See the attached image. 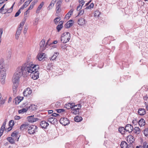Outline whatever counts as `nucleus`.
Segmentation results:
<instances>
[{
  "label": "nucleus",
  "mask_w": 148,
  "mask_h": 148,
  "mask_svg": "<svg viewBox=\"0 0 148 148\" xmlns=\"http://www.w3.org/2000/svg\"><path fill=\"white\" fill-rule=\"evenodd\" d=\"M35 66L32 62L28 58L25 63L17 68L16 73L20 76H26L33 72V70H35L34 67Z\"/></svg>",
  "instance_id": "nucleus-1"
},
{
  "label": "nucleus",
  "mask_w": 148,
  "mask_h": 148,
  "mask_svg": "<svg viewBox=\"0 0 148 148\" xmlns=\"http://www.w3.org/2000/svg\"><path fill=\"white\" fill-rule=\"evenodd\" d=\"M71 38L70 34L68 32L64 33L61 37V41L62 42L64 43L67 42Z\"/></svg>",
  "instance_id": "nucleus-2"
},
{
  "label": "nucleus",
  "mask_w": 148,
  "mask_h": 148,
  "mask_svg": "<svg viewBox=\"0 0 148 148\" xmlns=\"http://www.w3.org/2000/svg\"><path fill=\"white\" fill-rule=\"evenodd\" d=\"M34 66H36L35 67H34L35 70H33L34 71L33 72L29 75H31L32 74V78L34 79H36L39 77V73L38 71V70L39 69V66L38 65L35 64Z\"/></svg>",
  "instance_id": "nucleus-3"
},
{
  "label": "nucleus",
  "mask_w": 148,
  "mask_h": 148,
  "mask_svg": "<svg viewBox=\"0 0 148 148\" xmlns=\"http://www.w3.org/2000/svg\"><path fill=\"white\" fill-rule=\"evenodd\" d=\"M7 70L0 69V79L1 83L3 84L5 83V80Z\"/></svg>",
  "instance_id": "nucleus-4"
},
{
  "label": "nucleus",
  "mask_w": 148,
  "mask_h": 148,
  "mask_svg": "<svg viewBox=\"0 0 148 148\" xmlns=\"http://www.w3.org/2000/svg\"><path fill=\"white\" fill-rule=\"evenodd\" d=\"M8 67V65L4 62L3 58L0 59V69L7 70Z\"/></svg>",
  "instance_id": "nucleus-5"
},
{
  "label": "nucleus",
  "mask_w": 148,
  "mask_h": 148,
  "mask_svg": "<svg viewBox=\"0 0 148 148\" xmlns=\"http://www.w3.org/2000/svg\"><path fill=\"white\" fill-rule=\"evenodd\" d=\"M21 76H20L16 73H15L13 76L12 82L13 83L19 84V79Z\"/></svg>",
  "instance_id": "nucleus-6"
},
{
  "label": "nucleus",
  "mask_w": 148,
  "mask_h": 148,
  "mask_svg": "<svg viewBox=\"0 0 148 148\" xmlns=\"http://www.w3.org/2000/svg\"><path fill=\"white\" fill-rule=\"evenodd\" d=\"M37 127L35 125H32L30 126L28 129V132L30 134H34L37 132Z\"/></svg>",
  "instance_id": "nucleus-7"
},
{
  "label": "nucleus",
  "mask_w": 148,
  "mask_h": 148,
  "mask_svg": "<svg viewBox=\"0 0 148 148\" xmlns=\"http://www.w3.org/2000/svg\"><path fill=\"white\" fill-rule=\"evenodd\" d=\"M45 40L44 39H42L40 43V49L42 51L44 50L47 48H48L47 46L46 45V44H45Z\"/></svg>",
  "instance_id": "nucleus-8"
},
{
  "label": "nucleus",
  "mask_w": 148,
  "mask_h": 148,
  "mask_svg": "<svg viewBox=\"0 0 148 148\" xmlns=\"http://www.w3.org/2000/svg\"><path fill=\"white\" fill-rule=\"evenodd\" d=\"M60 123L64 125H66L69 123V121L68 119L66 118H62L60 119Z\"/></svg>",
  "instance_id": "nucleus-9"
},
{
  "label": "nucleus",
  "mask_w": 148,
  "mask_h": 148,
  "mask_svg": "<svg viewBox=\"0 0 148 148\" xmlns=\"http://www.w3.org/2000/svg\"><path fill=\"white\" fill-rule=\"evenodd\" d=\"M62 0H59L56 4V13H58L61 11V9L60 8L61 5L62 4Z\"/></svg>",
  "instance_id": "nucleus-10"
},
{
  "label": "nucleus",
  "mask_w": 148,
  "mask_h": 148,
  "mask_svg": "<svg viewBox=\"0 0 148 148\" xmlns=\"http://www.w3.org/2000/svg\"><path fill=\"white\" fill-rule=\"evenodd\" d=\"M87 23V21L83 18H81L78 19L77 23L82 26H84Z\"/></svg>",
  "instance_id": "nucleus-11"
},
{
  "label": "nucleus",
  "mask_w": 148,
  "mask_h": 148,
  "mask_svg": "<svg viewBox=\"0 0 148 148\" xmlns=\"http://www.w3.org/2000/svg\"><path fill=\"white\" fill-rule=\"evenodd\" d=\"M32 92V90L30 88H27L25 90L23 94L24 96L27 97L30 95Z\"/></svg>",
  "instance_id": "nucleus-12"
},
{
  "label": "nucleus",
  "mask_w": 148,
  "mask_h": 148,
  "mask_svg": "<svg viewBox=\"0 0 148 148\" xmlns=\"http://www.w3.org/2000/svg\"><path fill=\"white\" fill-rule=\"evenodd\" d=\"M49 125L48 123L46 122V121H41L40 124V126L41 128L44 129L47 128Z\"/></svg>",
  "instance_id": "nucleus-13"
},
{
  "label": "nucleus",
  "mask_w": 148,
  "mask_h": 148,
  "mask_svg": "<svg viewBox=\"0 0 148 148\" xmlns=\"http://www.w3.org/2000/svg\"><path fill=\"white\" fill-rule=\"evenodd\" d=\"M34 116H28L27 117V119L29 122L33 123L36 122L38 120V118L34 117Z\"/></svg>",
  "instance_id": "nucleus-14"
},
{
  "label": "nucleus",
  "mask_w": 148,
  "mask_h": 148,
  "mask_svg": "<svg viewBox=\"0 0 148 148\" xmlns=\"http://www.w3.org/2000/svg\"><path fill=\"white\" fill-rule=\"evenodd\" d=\"M133 129V127L130 124H127L125 127L126 131L129 132H132Z\"/></svg>",
  "instance_id": "nucleus-15"
},
{
  "label": "nucleus",
  "mask_w": 148,
  "mask_h": 148,
  "mask_svg": "<svg viewBox=\"0 0 148 148\" xmlns=\"http://www.w3.org/2000/svg\"><path fill=\"white\" fill-rule=\"evenodd\" d=\"M45 57V53H39L37 56V58L39 61L42 60Z\"/></svg>",
  "instance_id": "nucleus-16"
},
{
  "label": "nucleus",
  "mask_w": 148,
  "mask_h": 148,
  "mask_svg": "<svg viewBox=\"0 0 148 148\" xmlns=\"http://www.w3.org/2000/svg\"><path fill=\"white\" fill-rule=\"evenodd\" d=\"M47 121L51 124H53L57 121V119L55 117L50 116L48 118Z\"/></svg>",
  "instance_id": "nucleus-17"
},
{
  "label": "nucleus",
  "mask_w": 148,
  "mask_h": 148,
  "mask_svg": "<svg viewBox=\"0 0 148 148\" xmlns=\"http://www.w3.org/2000/svg\"><path fill=\"white\" fill-rule=\"evenodd\" d=\"M73 21V20H70L68 21L65 24V27L66 28H68L72 26Z\"/></svg>",
  "instance_id": "nucleus-18"
},
{
  "label": "nucleus",
  "mask_w": 148,
  "mask_h": 148,
  "mask_svg": "<svg viewBox=\"0 0 148 148\" xmlns=\"http://www.w3.org/2000/svg\"><path fill=\"white\" fill-rule=\"evenodd\" d=\"M138 113L140 115H143L146 113L145 110L143 108H140L138 109Z\"/></svg>",
  "instance_id": "nucleus-19"
},
{
  "label": "nucleus",
  "mask_w": 148,
  "mask_h": 148,
  "mask_svg": "<svg viewBox=\"0 0 148 148\" xmlns=\"http://www.w3.org/2000/svg\"><path fill=\"white\" fill-rule=\"evenodd\" d=\"M12 90L14 94H15L17 91V89L18 85V84L13 83Z\"/></svg>",
  "instance_id": "nucleus-20"
},
{
  "label": "nucleus",
  "mask_w": 148,
  "mask_h": 148,
  "mask_svg": "<svg viewBox=\"0 0 148 148\" xmlns=\"http://www.w3.org/2000/svg\"><path fill=\"white\" fill-rule=\"evenodd\" d=\"M79 109L78 108H74L73 109H71V112L74 114H78L79 113Z\"/></svg>",
  "instance_id": "nucleus-21"
},
{
  "label": "nucleus",
  "mask_w": 148,
  "mask_h": 148,
  "mask_svg": "<svg viewBox=\"0 0 148 148\" xmlns=\"http://www.w3.org/2000/svg\"><path fill=\"white\" fill-rule=\"evenodd\" d=\"M18 134V132L15 131L12 134L11 136L13 137V138H15L16 139H17V140L18 141V140L19 138V137L17 136Z\"/></svg>",
  "instance_id": "nucleus-22"
},
{
  "label": "nucleus",
  "mask_w": 148,
  "mask_h": 148,
  "mask_svg": "<svg viewBox=\"0 0 148 148\" xmlns=\"http://www.w3.org/2000/svg\"><path fill=\"white\" fill-rule=\"evenodd\" d=\"M7 140L11 144H13L14 143L15 140H16V139L14 138L9 137L7 138Z\"/></svg>",
  "instance_id": "nucleus-23"
},
{
  "label": "nucleus",
  "mask_w": 148,
  "mask_h": 148,
  "mask_svg": "<svg viewBox=\"0 0 148 148\" xmlns=\"http://www.w3.org/2000/svg\"><path fill=\"white\" fill-rule=\"evenodd\" d=\"M139 125L141 127L143 126L145 124V121L143 119H141L138 121Z\"/></svg>",
  "instance_id": "nucleus-24"
},
{
  "label": "nucleus",
  "mask_w": 148,
  "mask_h": 148,
  "mask_svg": "<svg viewBox=\"0 0 148 148\" xmlns=\"http://www.w3.org/2000/svg\"><path fill=\"white\" fill-rule=\"evenodd\" d=\"M44 2H42L38 6L36 11V13H38L39 12L40 10L41 9L42 6L44 5Z\"/></svg>",
  "instance_id": "nucleus-25"
},
{
  "label": "nucleus",
  "mask_w": 148,
  "mask_h": 148,
  "mask_svg": "<svg viewBox=\"0 0 148 148\" xmlns=\"http://www.w3.org/2000/svg\"><path fill=\"white\" fill-rule=\"evenodd\" d=\"M121 148H127L128 145L126 142L123 141L121 143Z\"/></svg>",
  "instance_id": "nucleus-26"
},
{
  "label": "nucleus",
  "mask_w": 148,
  "mask_h": 148,
  "mask_svg": "<svg viewBox=\"0 0 148 148\" xmlns=\"http://www.w3.org/2000/svg\"><path fill=\"white\" fill-rule=\"evenodd\" d=\"M82 117L77 116L74 118V120L76 122H79L82 120Z\"/></svg>",
  "instance_id": "nucleus-27"
},
{
  "label": "nucleus",
  "mask_w": 148,
  "mask_h": 148,
  "mask_svg": "<svg viewBox=\"0 0 148 148\" xmlns=\"http://www.w3.org/2000/svg\"><path fill=\"white\" fill-rule=\"evenodd\" d=\"M24 97H18L15 99L16 104H18L20 102L23 100Z\"/></svg>",
  "instance_id": "nucleus-28"
},
{
  "label": "nucleus",
  "mask_w": 148,
  "mask_h": 148,
  "mask_svg": "<svg viewBox=\"0 0 148 148\" xmlns=\"http://www.w3.org/2000/svg\"><path fill=\"white\" fill-rule=\"evenodd\" d=\"M36 108V106L34 104L31 105L28 108V110H34Z\"/></svg>",
  "instance_id": "nucleus-29"
},
{
  "label": "nucleus",
  "mask_w": 148,
  "mask_h": 148,
  "mask_svg": "<svg viewBox=\"0 0 148 148\" xmlns=\"http://www.w3.org/2000/svg\"><path fill=\"white\" fill-rule=\"evenodd\" d=\"M119 131L122 134H125L126 131L125 128L123 127H119Z\"/></svg>",
  "instance_id": "nucleus-30"
},
{
  "label": "nucleus",
  "mask_w": 148,
  "mask_h": 148,
  "mask_svg": "<svg viewBox=\"0 0 148 148\" xmlns=\"http://www.w3.org/2000/svg\"><path fill=\"white\" fill-rule=\"evenodd\" d=\"M58 53L57 52H55L54 55L51 57L50 60H55L56 58L58 56Z\"/></svg>",
  "instance_id": "nucleus-31"
},
{
  "label": "nucleus",
  "mask_w": 148,
  "mask_h": 148,
  "mask_svg": "<svg viewBox=\"0 0 148 148\" xmlns=\"http://www.w3.org/2000/svg\"><path fill=\"white\" fill-rule=\"evenodd\" d=\"M14 5V3L11 6V7L8 9V8H5V10L6 11V13L7 12H8V13H10L11 12H12V11L13 8V7Z\"/></svg>",
  "instance_id": "nucleus-32"
},
{
  "label": "nucleus",
  "mask_w": 148,
  "mask_h": 148,
  "mask_svg": "<svg viewBox=\"0 0 148 148\" xmlns=\"http://www.w3.org/2000/svg\"><path fill=\"white\" fill-rule=\"evenodd\" d=\"M27 1L24 3L23 5L20 8V9H23L24 8H26L29 5Z\"/></svg>",
  "instance_id": "nucleus-33"
},
{
  "label": "nucleus",
  "mask_w": 148,
  "mask_h": 148,
  "mask_svg": "<svg viewBox=\"0 0 148 148\" xmlns=\"http://www.w3.org/2000/svg\"><path fill=\"white\" fill-rule=\"evenodd\" d=\"M60 19L61 18L60 17H58L54 20V22L56 25H57Z\"/></svg>",
  "instance_id": "nucleus-34"
},
{
  "label": "nucleus",
  "mask_w": 148,
  "mask_h": 148,
  "mask_svg": "<svg viewBox=\"0 0 148 148\" xmlns=\"http://www.w3.org/2000/svg\"><path fill=\"white\" fill-rule=\"evenodd\" d=\"M128 139H129V140L130 143H132L134 141V137L132 136H129L127 137L128 140Z\"/></svg>",
  "instance_id": "nucleus-35"
},
{
  "label": "nucleus",
  "mask_w": 148,
  "mask_h": 148,
  "mask_svg": "<svg viewBox=\"0 0 148 148\" xmlns=\"http://www.w3.org/2000/svg\"><path fill=\"white\" fill-rule=\"evenodd\" d=\"M100 13V12L98 10H96L94 12V16L95 17H99Z\"/></svg>",
  "instance_id": "nucleus-36"
},
{
  "label": "nucleus",
  "mask_w": 148,
  "mask_h": 148,
  "mask_svg": "<svg viewBox=\"0 0 148 148\" xmlns=\"http://www.w3.org/2000/svg\"><path fill=\"white\" fill-rule=\"evenodd\" d=\"M22 29V27H19L16 32V34L20 35L21 32V30Z\"/></svg>",
  "instance_id": "nucleus-37"
},
{
  "label": "nucleus",
  "mask_w": 148,
  "mask_h": 148,
  "mask_svg": "<svg viewBox=\"0 0 148 148\" xmlns=\"http://www.w3.org/2000/svg\"><path fill=\"white\" fill-rule=\"evenodd\" d=\"M54 3L51 2L48 7L47 9L48 10H50L52 9L54 5Z\"/></svg>",
  "instance_id": "nucleus-38"
},
{
  "label": "nucleus",
  "mask_w": 148,
  "mask_h": 148,
  "mask_svg": "<svg viewBox=\"0 0 148 148\" xmlns=\"http://www.w3.org/2000/svg\"><path fill=\"white\" fill-rule=\"evenodd\" d=\"M5 4L3 5L1 8L0 9V12L1 13L5 14L6 13L5 11H4V8H5Z\"/></svg>",
  "instance_id": "nucleus-39"
},
{
  "label": "nucleus",
  "mask_w": 148,
  "mask_h": 148,
  "mask_svg": "<svg viewBox=\"0 0 148 148\" xmlns=\"http://www.w3.org/2000/svg\"><path fill=\"white\" fill-rule=\"evenodd\" d=\"M69 105H70L71 109H73L74 108H75L77 106V105H75L74 103H69Z\"/></svg>",
  "instance_id": "nucleus-40"
},
{
  "label": "nucleus",
  "mask_w": 148,
  "mask_h": 148,
  "mask_svg": "<svg viewBox=\"0 0 148 148\" xmlns=\"http://www.w3.org/2000/svg\"><path fill=\"white\" fill-rule=\"evenodd\" d=\"M135 132L137 134H139L140 133V129L138 127H135L134 128Z\"/></svg>",
  "instance_id": "nucleus-41"
},
{
  "label": "nucleus",
  "mask_w": 148,
  "mask_h": 148,
  "mask_svg": "<svg viewBox=\"0 0 148 148\" xmlns=\"http://www.w3.org/2000/svg\"><path fill=\"white\" fill-rule=\"evenodd\" d=\"M5 102L4 100L3 99L2 96H1V97H0V106L3 104Z\"/></svg>",
  "instance_id": "nucleus-42"
},
{
  "label": "nucleus",
  "mask_w": 148,
  "mask_h": 148,
  "mask_svg": "<svg viewBox=\"0 0 148 148\" xmlns=\"http://www.w3.org/2000/svg\"><path fill=\"white\" fill-rule=\"evenodd\" d=\"M63 27L62 25H58L56 27V29L58 32H59L61 28H62Z\"/></svg>",
  "instance_id": "nucleus-43"
},
{
  "label": "nucleus",
  "mask_w": 148,
  "mask_h": 148,
  "mask_svg": "<svg viewBox=\"0 0 148 148\" xmlns=\"http://www.w3.org/2000/svg\"><path fill=\"white\" fill-rule=\"evenodd\" d=\"M94 5V4L93 3H91L85 9H91L93 7Z\"/></svg>",
  "instance_id": "nucleus-44"
},
{
  "label": "nucleus",
  "mask_w": 148,
  "mask_h": 148,
  "mask_svg": "<svg viewBox=\"0 0 148 148\" xmlns=\"http://www.w3.org/2000/svg\"><path fill=\"white\" fill-rule=\"evenodd\" d=\"M144 134L145 136H148V129H145L144 130Z\"/></svg>",
  "instance_id": "nucleus-45"
},
{
  "label": "nucleus",
  "mask_w": 148,
  "mask_h": 148,
  "mask_svg": "<svg viewBox=\"0 0 148 148\" xmlns=\"http://www.w3.org/2000/svg\"><path fill=\"white\" fill-rule=\"evenodd\" d=\"M10 126V127H12L14 124V121L13 120H10L9 122Z\"/></svg>",
  "instance_id": "nucleus-46"
},
{
  "label": "nucleus",
  "mask_w": 148,
  "mask_h": 148,
  "mask_svg": "<svg viewBox=\"0 0 148 148\" xmlns=\"http://www.w3.org/2000/svg\"><path fill=\"white\" fill-rule=\"evenodd\" d=\"M39 20V18H36L35 20V21L34 23V24L35 25H36L38 24V22Z\"/></svg>",
  "instance_id": "nucleus-47"
},
{
  "label": "nucleus",
  "mask_w": 148,
  "mask_h": 148,
  "mask_svg": "<svg viewBox=\"0 0 148 148\" xmlns=\"http://www.w3.org/2000/svg\"><path fill=\"white\" fill-rule=\"evenodd\" d=\"M20 8L18 11L15 14L14 16L16 17L18 16L21 12Z\"/></svg>",
  "instance_id": "nucleus-48"
},
{
  "label": "nucleus",
  "mask_w": 148,
  "mask_h": 148,
  "mask_svg": "<svg viewBox=\"0 0 148 148\" xmlns=\"http://www.w3.org/2000/svg\"><path fill=\"white\" fill-rule=\"evenodd\" d=\"M27 29L28 28L27 26H26L24 27V28L23 30V33L24 34H26Z\"/></svg>",
  "instance_id": "nucleus-49"
},
{
  "label": "nucleus",
  "mask_w": 148,
  "mask_h": 148,
  "mask_svg": "<svg viewBox=\"0 0 148 148\" xmlns=\"http://www.w3.org/2000/svg\"><path fill=\"white\" fill-rule=\"evenodd\" d=\"M70 106V105H69V103H68V104H66L65 105V107L68 109H70V108H71V107Z\"/></svg>",
  "instance_id": "nucleus-50"
},
{
  "label": "nucleus",
  "mask_w": 148,
  "mask_h": 148,
  "mask_svg": "<svg viewBox=\"0 0 148 148\" xmlns=\"http://www.w3.org/2000/svg\"><path fill=\"white\" fill-rule=\"evenodd\" d=\"M61 48L63 49H66L67 46L66 44H64L61 45Z\"/></svg>",
  "instance_id": "nucleus-51"
},
{
  "label": "nucleus",
  "mask_w": 148,
  "mask_h": 148,
  "mask_svg": "<svg viewBox=\"0 0 148 148\" xmlns=\"http://www.w3.org/2000/svg\"><path fill=\"white\" fill-rule=\"evenodd\" d=\"M27 125L26 124H23L21 125L20 127V129H24L25 128V127H26Z\"/></svg>",
  "instance_id": "nucleus-52"
},
{
  "label": "nucleus",
  "mask_w": 148,
  "mask_h": 148,
  "mask_svg": "<svg viewBox=\"0 0 148 148\" xmlns=\"http://www.w3.org/2000/svg\"><path fill=\"white\" fill-rule=\"evenodd\" d=\"M34 5L33 3H32L30 6H29V7L28 9V10L32 9L34 7Z\"/></svg>",
  "instance_id": "nucleus-53"
},
{
  "label": "nucleus",
  "mask_w": 148,
  "mask_h": 148,
  "mask_svg": "<svg viewBox=\"0 0 148 148\" xmlns=\"http://www.w3.org/2000/svg\"><path fill=\"white\" fill-rule=\"evenodd\" d=\"M79 2L82 4V6H83L85 3V2L84 0H79Z\"/></svg>",
  "instance_id": "nucleus-54"
},
{
  "label": "nucleus",
  "mask_w": 148,
  "mask_h": 148,
  "mask_svg": "<svg viewBox=\"0 0 148 148\" xmlns=\"http://www.w3.org/2000/svg\"><path fill=\"white\" fill-rule=\"evenodd\" d=\"M64 111V110L63 109H59L57 110V112L58 113H61Z\"/></svg>",
  "instance_id": "nucleus-55"
},
{
  "label": "nucleus",
  "mask_w": 148,
  "mask_h": 148,
  "mask_svg": "<svg viewBox=\"0 0 148 148\" xmlns=\"http://www.w3.org/2000/svg\"><path fill=\"white\" fill-rule=\"evenodd\" d=\"M73 11V9H71L68 12V13L69 14L70 16H71L72 14Z\"/></svg>",
  "instance_id": "nucleus-56"
},
{
  "label": "nucleus",
  "mask_w": 148,
  "mask_h": 148,
  "mask_svg": "<svg viewBox=\"0 0 148 148\" xmlns=\"http://www.w3.org/2000/svg\"><path fill=\"white\" fill-rule=\"evenodd\" d=\"M29 10L28 9L24 13V16L25 17L27 16V14H29Z\"/></svg>",
  "instance_id": "nucleus-57"
},
{
  "label": "nucleus",
  "mask_w": 148,
  "mask_h": 148,
  "mask_svg": "<svg viewBox=\"0 0 148 148\" xmlns=\"http://www.w3.org/2000/svg\"><path fill=\"white\" fill-rule=\"evenodd\" d=\"M21 117L19 116H15L14 117V119L16 120H18L20 119Z\"/></svg>",
  "instance_id": "nucleus-58"
},
{
  "label": "nucleus",
  "mask_w": 148,
  "mask_h": 148,
  "mask_svg": "<svg viewBox=\"0 0 148 148\" xmlns=\"http://www.w3.org/2000/svg\"><path fill=\"white\" fill-rule=\"evenodd\" d=\"M25 20H26V19H25V20L24 21H23L20 23V25H19V27H22V26H23V25H24V24L25 23Z\"/></svg>",
  "instance_id": "nucleus-59"
},
{
  "label": "nucleus",
  "mask_w": 148,
  "mask_h": 148,
  "mask_svg": "<svg viewBox=\"0 0 148 148\" xmlns=\"http://www.w3.org/2000/svg\"><path fill=\"white\" fill-rule=\"evenodd\" d=\"M3 33V29L0 28V38H1L2 35Z\"/></svg>",
  "instance_id": "nucleus-60"
},
{
  "label": "nucleus",
  "mask_w": 148,
  "mask_h": 148,
  "mask_svg": "<svg viewBox=\"0 0 148 148\" xmlns=\"http://www.w3.org/2000/svg\"><path fill=\"white\" fill-rule=\"evenodd\" d=\"M84 11L83 10H80L78 13L79 15H82L84 13Z\"/></svg>",
  "instance_id": "nucleus-61"
},
{
  "label": "nucleus",
  "mask_w": 148,
  "mask_h": 148,
  "mask_svg": "<svg viewBox=\"0 0 148 148\" xmlns=\"http://www.w3.org/2000/svg\"><path fill=\"white\" fill-rule=\"evenodd\" d=\"M82 6V5H80L78 6H77V11L79 10L81 8Z\"/></svg>",
  "instance_id": "nucleus-62"
},
{
  "label": "nucleus",
  "mask_w": 148,
  "mask_h": 148,
  "mask_svg": "<svg viewBox=\"0 0 148 148\" xmlns=\"http://www.w3.org/2000/svg\"><path fill=\"white\" fill-rule=\"evenodd\" d=\"M59 115L58 114L56 113H54L51 114V116H53L54 117L56 116H57Z\"/></svg>",
  "instance_id": "nucleus-63"
},
{
  "label": "nucleus",
  "mask_w": 148,
  "mask_h": 148,
  "mask_svg": "<svg viewBox=\"0 0 148 148\" xmlns=\"http://www.w3.org/2000/svg\"><path fill=\"white\" fill-rule=\"evenodd\" d=\"M85 102V101H83L82 100H81L79 101V103H80L81 105H83Z\"/></svg>",
  "instance_id": "nucleus-64"
}]
</instances>
